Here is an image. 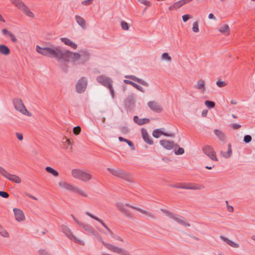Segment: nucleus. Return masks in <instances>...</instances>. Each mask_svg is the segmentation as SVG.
<instances>
[{
    "label": "nucleus",
    "instance_id": "nucleus-1",
    "mask_svg": "<svg viewBox=\"0 0 255 255\" xmlns=\"http://www.w3.org/2000/svg\"><path fill=\"white\" fill-rule=\"evenodd\" d=\"M36 51L44 56L50 58H56L58 62L64 60L66 62L70 61L74 62L80 60L79 64H83L87 61L90 55L86 50L80 51V53L73 52L68 50L61 49L59 47L55 46L54 48L44 47L36 46Z\"/></svg>",
    "mask_w": 255,
    "mask_h": 255
},
{
    "label": "nucleus",
    "instance_id": "nucleus-2",
    "mask_svg": "<svg viewBox=\"0 0 255 255\" xmlns=\"http://www.w3.org/2000/svg\"><path fill=\"white\" fill-rule=\"evenodd\" d=\"M116 207L119 209V210H120L122 213H123L126 217L128 218H132L133 216L132 215L129 213V211L127 209V207H130L132 209H135L141 213L142 214H144L152 219L156 218V216L151 212H147L139 207H134L128 204H124L122 203L119 202L117 203Z\"/></svg>",
    "mask_w": 255,
    "mask_h": 255
},
{
    "label": "nucleus",
    "instance_id": "nucleus-3",
    "mask_svg": "<svg viewBox=\"0 0 255 255\" xmlns=\"http://www.w3.org/2000/svg\"><path fill=\"white\" fill-rule=\"evenodd\" d=\"M71 174L73 177L83 182H87L92 178V175L89 172L78 169L72 170Z\"/></svg>",
    "mask_w": 255,
    "mask_h": 255
},
{
    "label": "nucleus",
    "instance_id": "nucleus-4",
    "mask_svg": "<svg viewBox=\"0 0 255 255\" xmlns=\"http://www.w3.org/2000/svg\"><path fill=\"white\" fill-rule=\"evenodd\" d=\"M12 4L18 9L22 11L26 15L29 17H34V14L29 8L21 0H10Z\"/></svg>",
    "mask_w": 255,
    "mask_h": 255
},
{
    "label": "nucleus",
    "instance_id": "nucleus-5",
    "mask_svg": "<svg viewBox=\"0 0 255 255\" xmlns=\"http://www.w3.org/2000/svg\"><path fill=\"white\" fill-rule=\"evenodd\" d=\"M161 211L164 214H165L170 218L174 220L179 224L182 225L185 227H189L190 226L189 223L186 222L185 219L183 217H182L178 215L174 214L165 209H161Z\"/></svg>",
    "mask_w": 255,
    "mask_h": 255
},
{
    "label": "nucleus",
    "instance_id": "nucleus-6",
    "mask_svg": "<svg viewBox=\"0 0 255 255\" xmlns=\"http://www.w3.org/2000/svg\"><path fill=\"white\" fill-rule=\"evenodd\" d=\"M107 170L114 176L128 181H130V175L128 173L123 169L119 168L113 169L108 168Z\"/></svg>",
    "mask_w": 255,
    "mask_h": 255
},
{
    "label": "nucleus",
    "instance_id": "nucleus-7",
    "mask_svg": "<svg viewBox=\"0 0 255 255\" xmlns=\"http://www.w3.org/2000/svg\"><path fill=\"white\" fill-rule=\"evenodd\" d=\"M13 104L15 109L24 115L31 117L32 114L26 109L22 101L20 99L16 98L13 100Z\"/></svg>",
    "mask_w": 255,
    "mask_h": 255
},
{
    "label": "nucleus",
    "instance_id": "nucleus-8",
    "mask_svg": "<svg viewBox=\"0 0 255 255\" xmlns=\"http://www.w3.org/2000/svg\"><path fill=\"white\" fill-rule=\"evenodd\" d=\"M62 232L66 235V236L70 240L74 242L75 243L80 244L84 245L82 241L77 239L74 235H73L71 230L67 226L65 225H62L61 227Z\"/></svg>",
    "mask_w": 255,
    "mask_h": 255
},
{
    "label": "nucleus",
    "instance_id": "nucleus-9",
    "mask_svg": "<svg viewBox=\"0 0 255 255\" xmlns=\"http://www.w3.org/2000/svg\"><path fill=\"white\" fill-rule=\"evenodd\" d=\"M135 97L131 94L128 95L124 102L125 108L128 112H130L134 107Z\"/></svg>",
    "mask_w": 255,
    "mask_h": 255
},
{
    "label": "nucleus",
    "instance_id": "nucleus-10",
    "mask_svg": "<svg viewBox=\"0 0 255 255\" xmlns=\"http://www.w3.org/2000/svg\"><path fill=\"white\" fill-rule=\"evenodd\" d=\"M88 84V81L86 77H81L78 81L76 86V91L80 94L84 93L87 88Z\"/></svg>",
    "mask_w": 255,
    "mask_h": 255
},
{
    "label": "nucleus",
    "instance_id": "nucleus-11",
    "mask_svg": "<svg viewBox=\"0 0 255 255\" xmlns=\"http://www.w3.org/2000/svg\"><path fill=\"white\" fill-rule=\"evenodd\" d=\"M202 150L213 161H218L216 152L213 148L210 145H206L204 146L202 148Z\"/></svg>",
    "mask_w": 255,
    "mask_h": 255
},
{
    "label": "nucleus",
    "instance_id": "nucleus-12",
    "mask_svg": "<svg viewBox=\"0 0 255 255\" xmlns=\"http://www.w3.org/2000/svg\"><path fill=\"white\" fill-rule=\"evenodd\" d=\"M96 80L98 83L106 88L111 85H113V83L112 78L103 75L98 76Z\"/></svg>",
    "mask_w": 255,
    "mask_h": 255
},
{
    "label": "nucleus",
    "instance_id": "nucleus-13",
    "mask_svg": "<svg viewBox=\"0 0 255 255\" xmlns=\"http://www.w3.org/2000/svg\"><path fill=\"white\" fill-rule=\"evenodd\" d=\"M108 249L122 255H131L127 251L113 245H107Z\"/></svg>",
    "mask_w": 255,
    "mask_h": 255
},
{
    "label": "nucleus",
    "instance_id": "nucleus-14",
    "mask_svg": "<svg viewBox=\"0 0 255 255\" xmlns=\"http://www.w3.org/2000/svg\"><path fill=\"white\" fill-rule=\"evenodd\" d=\"M149 108L155 113H160L162 111V107L160 104L155 101H149L147 103Z\"/></svg>",
    "mask_w": 255,
    "mask_h": 255
},
{
    "label": "nucleus",
    "instance_id": "nucleus-15",
    "mask_svg": "<svg viewBox=\"0 0 255 255\" xmlns=\"http://www.w3.org/2000/svg\"><path fill=\"white\" fill-rule=\"evenodd\" d=\"M86 214L88 215V216L90 217L93 219L96 220V221H98L99 223H100L107 230V231L108 232V233L110 234V235L113 237H114V235H115L114 233L106 225V224L99 218L96 217L92 214L90 213L89 212H86Z\"/></svg>",
    "mask_w": 255,
    "mask_h": 255
},
{
    "label": "nucleus",
    "instance_id": "nucleus-16",
    "mask_svg": "<svg viewBox=\"0 0 255 255\" xmlns=\"http://www.w3.org/2000/svg\"><path fill=\"white\" fill-rule=\"evenodd\" d=\"M86 214L88 215V216L90 217L93 219L96 220V221H98L99 223H100L107 230V231L108 232V233L110 234V235L113 237H114V235H115L114 233L106 225V224L99 218L96 217L92 214L90 213L89 212H86Z\"/></svg>",
    "mask_w": 255,
    "mask_h": 255
},
{
    "label": "nucleus",
    "instance_id": "nucleus-17",
    "mask_svg": "<svg viewBox=\"0 0 255 255\" xmlns=\"http://www.w3.org/2000/svg\"><path fill=\"white\" fill-rule=\"evenodd\" d=\"M125 77L127 79H129L132 81H134L139 83V84H141L145 87L149 86V84L147 82H146V81H145L144 80H143L142 79H140V78L136 77L134 75H126L125 76Z\"/></svg>",
    "mask_w": 255,
    "mask_h": 255
},
{
    "label": "nucleus",
    "instance_id": "nucleus-18",
    "mask_svg": "<svg viewBox=\"0 0 255 255\" xmlns=\"http://www.w3.org/2000/svg\"><path fill=\"white\" fill-rule=\"evenodd\" d=\"M13 210L16 221L21 222L25 220V216L21 210L17 208H14Z\"/></svg>",
    "mask_w": 255,
    "mask_h": 255
},
{
    "label": "nucleus",
    "instance_id": "nucleus-19",
    "mask_svg": "<svg viewBox=\"0 0 255 255\" xmlns=\"http://www.w3.org/2000/svg\"><path fill=\"white\" fill-rule=\"evenodd\" d=\"M159 143L164 148L168 150L172 149L174 146V142L173 141L163 139L160 140Z\"/></svg>",
    "mask_w": 255,
    "mask_h": 255
},
{
    "label": "nucleus",
    "instance_id": "nucleus-20",
    "mask_svg": "<svg viewBox=\"0 0 255 255\" xmlns=\"http://www.w3.org/2000/svg\"><path fill=\"white\" fill-rule=\"evenodd\" d=\"M141 134L144 141L146 143H148L149 145H152L153 144V140L150 138L147 130L145 129L142 128L141 129Z\"/></svg>",
    "mask_w": 255,
    "mask_h": 255
},
{
    "label": "nucleus",
    "instance_id": "nucleus-21",
    "mask_svg": "<svg viewBox=\"0 0 255 255\" xmlns=\"http://www.w3.org/2000/svg\"><path fill=\"white\" fill-rule=\"evenodd\" d=\"M58 185L60 187L72 192H74L75 188L76 187V186L63 181L59 182Z\"/></svg>",
    "mask_w": 255,
    "mask_h": 255
},
{
    "label": "nucleus",
    "instance_id": "nucleus-22",
    "mask_svg": "<svg viewBox=\"0 0 255 255\" xmlns=\"http://www.w3.org/2000/svg\"><path fill=\"white\" fill-rule=\"evenodd\" d=\"M161 134H163L165 136H172L173 134L172 133H165L163 131L161 130V128H157L154 129L152 132V135L155 138H158L160 136Z\"/></svg>",
    "mask_w": 255,
    "mask_h": 255
},
{
    "label": "nucleus",
    "instance_id": "nucleus-23",
    "mask_svg": "<svg viewBox=\"0 0 255 255\" xmlns=\"http://www.w3.org/2000/svg\"><path fill=\"white\" fill-rule=\"evenodd\" d=\"M61 41L65 45L70 46L73 49H76L77 45L72 42L70 39L66 37H62L60 39Z\"/></svg>",
    "mask_w": 255,
    "mask_h": 255
},
{
    "label": "nucleus",
    "instance_id": "nucleus-24",
    "mask_svg": "<svg viewBox=\"0 0 255 255\" xmlns=\"http://www.w3.org/2000/svg\"><path fill=\"white\" fill-rule=\"evenodd\" d=\"M214 133L218 138L219 140L223 142L225 141L226 135L222 130L218 129H215L214 130Z\"/></svg>",
    "mask_w": 255,
    "mask_h": 255
},
{
    "label": "nucleus",
    "instance_id": "nucleus-25",
    "mask_svg": "<svg viewBox=\"0 0 255 255\" xmlns=\"http://www.w3.org/2000/svg\"><path fill=\"white\" fill-rule=\"evenodd\" d=\"M186 189L201 190L204 188V186L202 184L190 183L186 184Z\"/></svg>",
    "mask_w": 255,
    "mask_h": 255
},
{
    "label": "nucleus",
    "instance_id": "nucleus-26",
    "mask_svg": "<svg viewBox=\"0 0 255 255\" xmlns=\"http://www.w3.org/2000/svg\"><path fill=\"white\" fill-rule=\"evenodd\" d=\"M133 121L139 126L147 124L149 122V119L147 118L139 119L137 116L133 117Z\"/></svg>",
    "mask_w": 255,
    "mask_h": 255
},
{
    "label": "nucleus",
    "instance_id": "nucleus-27",
    "mask_svg": "<svg viewBox=\"0 0 255 255\" xmlns=\"http://www.w3.org/2000/svg\"><path fill=\"white\" fill-rule=\"evenodd\" d=\"M80 227L83 228L89 235H92L95 232L94 228L89 224L82 223V224H80Z\"/></svg>",
    "mask_w": 255,
    "mask_h": 255
},
{
    "label": "nucleus",
    "instance_id": "nucleus-28",
    "mask_svg": "<svg viewBox=\"0 0 255 255\" xmlns=\"http://www.w3.org/2000/svg\"><path fill=\"white\" fill-rule=\"evenodd\" d=\"M10 50L9 48L4 44L0 45V53L3 55H8L10 54Z\"/></svg>",
    "mask_w": 255,
    "mask_h": 255
},
{
    "label": "nucleus",
    "instance_id": "nucleus-29",
    "mask_svg": "<svg viewBox=\"0 0 255 255\" xmlns=\"http://www.w3.org/2000/svg\"><path fill=\"white\" fill-rule=\"evenodd\" d=\"M6 178L16 183H20L21 182L20 178L16 175H13L9 173Z\"/></svg>",
    "mask_w": 255,
    "mask_h": 255
},
{
    "label": "nucleus",
    "instance_id": "nucleus-30",
    "mask_svg": "<svg viewBox=\"0 0 255 255\" xmlns=\"http://www.w3.org/2000/svg\"><path fill=\"white\" fill-rule=\"evenodd\" d=\"M75 19L77 23L83 28H85L86 27V22L83 17L79 15H76Z\"/></svg>",
    "mask_w": 255,
    "mask_h": 255
},
{
    "label": "nucleus",
    "instance_id": "nucleus-31",
    "mask_svg": "<svg viewBox=\"0 0 255 255\" xmlns=\"http://www.w3.org/2000/svg\"><path fill=\"white\" fill-rule=\"evenodd\" d=\"M93 236H95V237L99 241H100L105 247L107 249H108L107 245H112L111 244H108L105 243L102 239L101 235L96 231H95L94 233L92 234Z\"/></svg>",
    "mask_w": 255,
    "mask_h": 255
},
{
    "label": "nucleus",
    "instance_id": "nucleus-32",
    "mask_svg": "<svg viewBox=\"0 0 255 255\" xmlns=\"http://www.w3.org/2000/svg\"><path fill=\"white\" fill-rule=\"evenodd\" d=\"M93 236H95V237L99 241H100L105 247L107 249H108L107 245H112L111 244H108L105 243L102 239L101 235L96 231H95L94 233L92 234Z\"/></svg>",
    "mask_w": 255,
    "mask_h": 255
},
{
    "label": "nucleus",
    "instance_id": "nucleus-33",
    "mask_svg": "<svg viewBox=\"0 0 255 255\" xmlns=\"http://www.w3.org/2000/svg\"><path fill=\"white\" fill-rule=\"evenodd\" d=\"M221 238L223 241L226 242L229 245H230L232 247L236 248L239 247V244L233 242V241L230 240L229 239H228V238H227L226 237L221 236Z\"/></svg>",
    "mask_w": 255,
    "mask_h": 255
},
{
    "label": "nucleus",
    "instance_id": "nucleus-34",
    "mask_svg": "<svg viewBox=\"0 0 255 255\" xmlns=\"http://www.w3.org/2000/svg\"><path fill=\"white\" fill-rule=\"evenodd\" d=\"M222 156L226 158H230L232 155V149L230 143L228 145V151L226 153H222Z\"/></svg>",
    "mask_w": 255,
    "mask_h": 255
},
{
    "label": "nucleus",
    "instance_id": "nucleus-35",
    "mask_svg": "<svg viewBox=\"0 0 255 255\" xmlns=\"http://www.w3.org/2000/svg\"><path fill=\"white\" fill-rule=\"evenodd\" d=\"M45 170L46 172H48L49 173L51 174L52 175H53L55 177H57L59 175L58 172L53 169V168L47 166L45 168Z\"/></svg>",
    "mask_w": 255,
    "mask_h": 255
},
{
    "label": "nucleus",
    "instance_id": "nucleus-36",
    "mask_svg": "<svg viewBox=\"0 0 255 255\" xmlns=\"http://www.w3.org/2000/svg\"><path fill=\"white\" fill-rule=\"evenodd\" d=\"M195 88L199 89V90H202L203 91L205 90V82L203 80H199L197 84L195 86Z\"/></svg>",
    "mask_w": 255,
    "mask_h": 255
},
{
    "label": "nucleus",
    "instance_id": "nucleus-37",
    "mask_svg": "<svg viewBox=\"0 0 255 255\" xmlns=\"http://www.w3.org/2000/svg\"><path fill=\"white\" fill-rule=\"evenodd\" d=\"M74 192L78 193L80 196L82 197H86L88 196V194L86 191L81 189L77 186H76L75 188Z\"/></svg>",
    "mask_w": 255,
    "mask_h": 255
},
{
    "label": "nucleus",
    "instance_id": "nucleus-38",
    "mask_svg": "<svg viewBox=\"0 0 255 255\" xmlns=\"http://www.w3.org/2000/svg\"><path fill=\"white\" fill-rule=\"evenodd\" d=\"M61 63L60 64V68L65 72L67 73L68 71V66L65 63L67 62L64 60H63L62 62H60Z\"/></svg>",
    "mask_w": 255,
    "mask_h": 255
},
{
    "label": "nucleus",
    "instance_id": "nucleus-39",
    "mask_svg": "<svg viewBox=\"0 0 255 255\" xmlns=\"http://www.w3.org/2000/svg\"><path fill=\"white\" fill-rule=\"evenodd\" d=\"M229 29H230V28H229V25L227 24H225V25L220 27L219 31L221 33H225L226 32H228L229 30Z\"/></svg>",
    "mask_w": 255,
    "mask_h": 255
},
{
    "label": "nucleus",
    "instance_id": "nucleus-40",
    "mask_svg": "<svg viewBox=\"0 0 255 255\" xmlns=\"http://www.w3.org/2000/svg\"><path fill=\"white\" fill-rule=\"evenodd\" d=\"M205 105L209 108L212 109L215 107V103L211 101H206L205 102Z\"/></svg>",
    "mask_w": 255,
    "mask_h": 255
},
{
    "label": "nucleus",
    "instance_id": "nucleus-41",
    "mask_svg": "<svg viewBox=\"0 0 255 255\" xmlns=\"http://www.w3.org/2000/svg\"><path fill=\"white\" fill-rule=\"evenodd\" d=\"M186 184L185 183H180L179 184L172 185L171 187L176 188L186 189Z\"/></svg>",
    "mask_w": 255,
    "mask_h": 255
},
{
    "label": "nucleus",
    "instance_id": "nucleus-42",
    "mask_svg": "<svg viewBox=\"0 0 255 255\" xmlns=\"http://www.w3.org/2000/svg\"><path fill=\"white\" fill-rule=\"evenodd\" d=\"M0 234L4 237H8V233L3 228L1 225H0Z\"/></svg>",
    "mask_w": 255,
    "mask_h": 255
},
{
    "label": "nucleus",
    "instance_id": "nucleus-43",
    "mask_svg": "<svg viewBox=\"0 0 255 255\" xmlns=\"http://www.w3.org/2000/svg\"><path fill=\"white\" fill-rule=\"evenodd\" d=\"M192 30L194 32L197 33L199 31L198 23L195 21L193 23Z\"/></svg>",
    "mask_w": 255,
    "mask_h": 255
},
{
    "label": "nucleus",
    "instance_id": "nucleus-44",
    "mask_svg": "<svg viewBox=\"0 0 255 255\" xmlns=\"http://www.w3.org/2000/svg\"><path fill=\"white\" fill-rule=\"evenodd\" d=\"M174 152L176 155H182L184 153V149L182 147H179L177 150L174 149Z\"/></svg>",
    "mask_w": 255,
    "mask_h": 255
},
{
    "label": "nucleus",
    "instance_id": "nucleus-45",
    "mask_svg": "<svg viewBox=\"0 0 255 255\" xmlns=\"http://www.w3.org/2000/svg\"><path fill=\"white\" fill-rule=\"evenodd\" d=\"M161 58L164 60H166L167 61H171V58L169 56L168 53H163L161 55Z\"/></svg>",
    "mask_w": 255,
    "mask_h": 255
},
{
    "label": "nucleus",
    "instance_id": "nucleus-46",
    "mask_svg": "<svg viewBox=\"0 0 255 255\" xmlns=\"http://www.w3.org/2000/svg\"><path fill=\"white\" fill-rule=\"evenodd\" d=\"M0 174L6 178L9 173L7 172L3 167L0 166Z\"/></svg>",
    "mask_w": 255,
    "mask_h": 255
},
{
    "label": "nucleus",
    "instance_id": "nucleus-47",
    "mask_svg": "<svg viewBox=\"0 0 255 255\" xmlns=\"http://www.w3.org/2000/svg\"><path fill=\"white\" fill-rule=\"evenodd\" d=\"M252 137L250 135H246L244 137V141L246 143H248L252 141Z\"/></svg>",
    "mask_w": 255,
    "mask_h": 255
},
{
    "label": "nucleus",
    "instance_id": "nucleus-48",
    "mask_svg": "<svg viewBox=\"0 0 255 255\" xmlns=\"http://www.w3.org/2000/svg\"><path fill=\"white\" fill-rule=\"evenodd\" d=\"M81 130V127L80 126H77L73 128V131L75 135H78Z\"/></svg>",
    "mask_w": 255,
    "mask_h": 255
},
{
    "label": "nucleus",
    "instance_id": "nucleus-49",
    "mask_svg": "<svg viewBox=\"0 0 255 255\" xmlns=\"http://www.w3.org/2000/svg\"><path fill=\"white\" fill-rule=\"evenodd\" d=\"M121 25L123 29L125 30H127L128 29V25L127 22L125 21H122L121 22Z\"/></svg>",
    "mask_w": 255,
    "mask_h": 255
},
{
    "label": "nucleus",
    "instance_id": "nucleus-50",
    "mask_svg": "<svg viewBox=\"0 0 255 255\" xmlns=\"http://www.w3.org/2000/svg\"><path fill=\"white\" fill-rule=\"evenodd\" d=\"M66 142L67 144V146L66 147V149L68 150V151L70 152L72 151V143L68 139H66Z\"/></svg>",
    "mask_w": 255,
    "mask_h": 255
},
{
    "label": "nucleus",
    "instance_id": "nucleus-51",
    "mask_svg": "<svg viewBox=\"0 0 255 255\" xmlns=\"http://www.w3.org/2000/svg\"><path fill=\"white\" fill-rule=\"evenodd\" d=\"M216 85L220 88H222L227 85V83L224 81H218L216 82Z\"/></svg>",
    "mask_w": 255,
    "mask_h": 255
},
{
    "label": "nucleus",
    "instance_id": "nucleus-52",
    "mask_svg": "<svg viewBox=\"0 0 255 255\" xmlns=\"http://www.w3.org/2000/svg\"><path fill=\"white\" fill-rule=\"evenodd\" d=\"M107 88L109 89L112 98L114 99L115 98V92L113 87V85H111L110 86L107 87Z\"/></svg>",
    "mask_w": 255,
    "mask_h": 255
},
{
    "label": "nucleus",
    "instance_id": "nucleus-53",
    "mask_svg": "<svg viewBox=\"0 0 255 255\" xmlns=\"http://www.w3.org/2000/svg\"><path fill=\"white\" fill-rule=\"evenodd\" d=\"M140 3L144 4L146 6H149L151 5L150 2L147 0H137Z\"/></svg>",
    "mask_w": 255,
    "mask_h": 255
},
{
    "label": "nucleus",
    "instance_id": "nucleus-54",
    "mask_svg": "<svg viewBox=\"0 0 255 255\" xmlns=\"http://www.w3.org/2000/svg\"><path fill=\"white\" fill-rule=\"evenodd\" d=\"M0 196L4 198H7L9 197V194L5 191H0Z\"/></svg>",
    "mask_w": 255,
    "mask_h": 255
},
{
    "label": "nucleus",
    "instance_id": "nucleus-55",
    "mask_svg": "<svg viewBox=\"0 0 255 255\" xmlns=\"http://www.w3.org/2000/svg\"><path fill=\"white\" fill-rule=\"evenodd\" d=\"M38 254H39V255H51L50 254H49L48 252H47L45 250H42V249L39 250Z\"/></svg>",
    "mask_w": 255,
    "mask_h": 255
},
{
    "label": "nucleus",
    "instance_id": "nucleus-56",
    "mask_svg": "<svg viewBox=\"0 0 255 255\" xmlns=\"http://www.w3.org/2000/svg\"><path fill=\"white\" fill-rule=\"evenodd\" d=\"M8 36L10 38L11 40L13 42L16 43L17 42V38L11 32Z\"/></svg>",
    "mask_w": 255,
    "mask_h": 255
},
{
    "label": "nucleus",
    "instance_id": "nucleus-57",
    "mask_svg": "<svg viewBox=\"0 0 255 255\" xmlns=\"http://www.w3.org/2000/svg\"><path fill=\"white\" fill-rule=\"evenodd\" d=\"M126 142L128 143V144L130 146V148L131 150H134L135 149V147H134V144H133L132 142L130 140H127L126 141Z\"/></svg>",
    "mask_w": 255,
    "mask_h": 255
},
{
    "label": "nucleus",
    "instance_id": "nucleus-58",
    "mask_svg": "<svg viewBox=\"0 0 255 255\" xmlns=\"http://www.w3.org/2000/svg\"><path fill=\"white\" fill-rule=\"evenodd\" d=\"M15 135L17 139L20 141L22 140L23 139V136L22 133L19 132H16Z\"/></svg>",
    "mask_w": 255,
    "mask_h": 255
},
{
    "label": "nucleus",
    "instance_id": "nucleus-59",
    "mask_svg": "<svg viewBox=\"0 0 255 255\" xmlns=\"http://www.w3.org/2000/svg\"><path fill=\"white\" fill-rule=\"evenodd\" d=\"M184 3L183 2V1L182 0H180L176 2H175V5H176V7L178 8H179L181 6H182L183 5H184Z\"/></svg>",
    "mask_w": 255,
    "mask_h": 255
},
{
    "label": "nucleus",
    "instance_id": "nucleus-60",
    "mask_svg": "<svg viewBox=\"0 0 255 255\" xmlns=\"http://www.w3.org/2000/svg\"><path fill=\"white\" fill-rule=\"evenodd\" d=\"M93 1V0H85L83 1L82 3L85 5H90L92 3Z\"/></svg>",
    "mask_w": 255,
    "mask_h": 255
},
{
    "label": "nucleus",
    "instance_id": "nucleus-61",
    "mask_svg": "<svg viewBox=\"0 0 255 255\" xmlns=\"http://www.w3.org/2000/svg\"><path fill=\"white\" fill-rule=\"evenodd\" d=\"M226 204H227V206L228 211L229 212H233L234 208L232 206H230V205H228V201H226Z\"/></svg>",
    "mask_w": 255,
    "mask_h": 255
},
{
    "label": "nucleus",
    "instance_id": "nucleus-62",
    "mask_svg": "<svg viewBox=\"0 0 255 255\" xmlns=\"http://www.w3.org/2000/svg\"><path fill=\"white\" fill-rule=\"evenodd\" d=\"M190 18V16L189 14H184L182 16V19L184 22H186Z\"/></svg>",
    "mask_w": 255,
    "mask_h": 255
},
{
    "label": "nucleus",
    "instance_id": "nucleus-63",
    "mask_svg": "<svg viewBox=\"0 0 255 255\" xmlns=\"http://www.w3.org/2000/svg\"><path fill=\"white\" fill-rule=\"evenodd\" d=\"M232 128L234 129H237L241 127L240 125H238L237 124H233L231 126Z\"/></svg>",
    "mask_w": 255,
    "mask_h": 255
},
{
    "label": "nucleus",
    "instance_id": "nucleus-64",
    "mask_svg": "<svg viewBox=\"0 0 255 255\" xmlns=\"http://www.w3.org/2000/svg\"><path fill=\"white\" fill-rule=\"evenodd\" d=\"M121 131L124 133H127L128 131V128L123 127L121 128Z\"/></svg>",
    "mask_w": 255,
    "mask_h": 255
}]
</instances>
